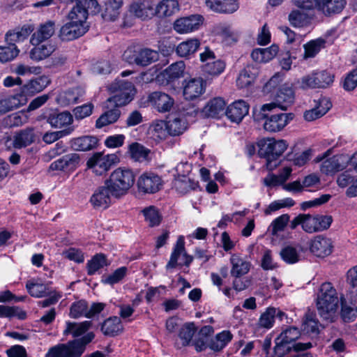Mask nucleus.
<instances>
[{
  "instance_id": "nucleus-1",
  "label": "nucleus",
  "mask_w": 357,
  "mask_h": 357,
  "mask_svg": "<svg viewBox=\"0 0 357 357\" xmlns=\"http://www.w3.org/2000/svg\"><path fill=\"white\" fill-rule=\"evenodd\" d=\"M339 299L336 289L331 282L323 283L317 298V307L319 316L328 322H333L338 307Z\"/></svg>"
},
{
  "instance_id": "nucleus-2",
  "label": "nucleus",
  "mask_w": 357,
  "mask_h": 357,
  "mask_svg": "<svg viewBox=\"0 0 357 357\" xmlns=\"http://www.w3.org/2000/svg\"><path fill=\"white\" fill-rule=\"evenodd\" d=\"M135 181V175L132 169L118 167L105 180V184H109L114 194L121 198L128 193Z\"/></svg>"
},
{
  "instance_id": "nucleus-3",
  "label": "nucleus",
  "mask_w": 357,
  "mask_h": 357,
  "mask_svg": "<svg viewBox=\"0 0 357 357\" xmlns=\"http://www.w3.org/2000/svg\"><path fill=\"white\" fill-rule=\"evenodd\" d=\"M94 338L93 333H88L82 337L69 342L67 344H60L51 348L47 357H80L85 350L86 345Z\"/></svg>"
},
{
  "instance_id": "nucleus-4",
  "label": "nucleus",
  "mask_w": 357,
  "mask_h": 357,
  "mask_svg": "<svg viewBox=\"0 0 357 357\" xmlns=\"http://www.w3.org/2000/svg\"><path fill=\"white\" fill-rule=\"evenodd\" d=\"M259 146V156L266 160L267 169L273 170L278 165V160L287 149V144L285 140L272 138L261 141Z\"/></svg>"
},
{
  "instance_id": "nucleus-5",
  "label": "nucleus",
  "mask_w": 357,
  "mask_h": 357,
  "mask_svg": "<svg viewBox=\"0 0 357 357\" xmlns=\"http://www.w3.org/2000/svg\"><path fill=\"white\" fill-rule=\"evenodd\" d=\"M109 90L114 93L108 99L116 108L128 104L133 98L134 85L131 82L119 80L110 85Z\"/></svg>"
},
{
  "instance_id": "nucleus-6",
  "label": "nucleus",
  "mask_w": 357,
  "mask_h": 357,
  "mask_svg": "<svg viewBox=\"0 0 357 357\" xmlns=\"http://www.w3.org/2000/svg\"><path fill=\"white\" fill-rule=\"evenodd\" d=\"M262 117L265 119L264 128L269 132H279L282 130L291 121L293 120V113H283L266 111L261 109Z\"/></svg>"
},
{
  "instance_id": "nucleus-7",
  "label": "nucleus",
  "mask_w": 357,
  "mask_h": 357,
  "mask_svg": "<svg viewBox=\"0 0 357 357\" xmlns=\"http://www.w3.org/2000/svg\"><path fill=\"white\" fill-rule=\"evenodd\" d=\"M199 59L202 63V70L206 74L218 76L225 69V61L216 59L214 52L208 47H205L204 50L199 54Z\"/></svg>"
},
{
  "instance_id": "nucleus-8",
  "label": "nucleus",
  "mask_w": 357,
  "mask_h": 357,
  "mask_svg": "<svg viewBox=\"0 0 357 357\" xmlns=\"http://www.w3.org/2000/svg\"><path fill=\"white\" fill-rule=\"evenodd\" d=\"M294 99L295 95L293 88L288 84H284L277 92L275 102L264 105L261 107V110L263 112H272L278 107L286 110L294 102Z\"/></svg>"
},
{
  "instance_id": "nucleus-9",
  "label": "nucleus",
  "mask_w": 357,
  "mask_h": 357,
  "mask_svg": "<svg viewBox=\"0 0 357 357\" xmlns=\"http://www.w3.org/2000/svg\"><path fill=\"white\" fill-rule=\"evenodd\" d=\"M76 18H71L68 15L70 22L64 24L59 32V38L62 41H71L78 38L86 32L84 26V21H80L79 17L76 15Z\"/></svg>"
},
{
  "instance_id": "nucleus-10",
  "label": "nucleus",
  "mask_w": 357,
  "mask_h": 357,
  "mask_svg": "<svg viewBox=\"0 0 357 357\" xmlns=\"http://www.w3.org/2000/svg\"><path fill=\"white\" fill-rule=\"evenodd\" d=\"M334 81V75L327 70L312 73L302 78L303 89L326 88Z\"/></svg>"
},
{
  "instance_id": "nucleus-11",
  "label": "nucleus",
  "mask_w": 357,
  "mask_h": 357,
  "mask_svg": "<svg viewBox=\"0 0 357 357\" xmlns=\"http://www.w3.org/2000/svg\"><path fill=\"white\" fill-rule=\"evenodd\" d=\"M119 199V197L114 194L109 184H104L99 186L90 198V202L96 209H106L112 203V198Z\"/></svg>"
},
{
  "instance_id": "nucleus-12",
  "label": "nucleus",
  "mask_w": 357,
  "mask_h": 357,
  "mask_svg": "<svg viewBox=\"0 0 357 357\" xmlns=\"http://www.w3.org/2000/svg\"><path fill=\"white\" fill-rule=\"evenodd\" d=\"M137 186L139 193L155 194L162 188V180L155 173L145 172L138 178Z\"/></svg>"
},
{
  "instance_id": "nucleus-13",
  "label": "nucleus",
  "mask_w": 357,
  "mask_h": 357,
  "mask_svg": "<svg viewBox=\"0 0 357 357\" xmlns=\"http://www.w3.org/2000/svg\"><path fill=\"white\" fill-rule=\"evenodd\" d=\"M100 11V6L97 0H76V5L69 13L71 18L79 17L80 21L86 22L88 15H96Z\"/></svg>"
},
{
  "instance_id": "nucleus-14",
  "label": "nucleus",
  "mask_w": 357,
  "mask_h": 357,
  "mask_svg": "<svg viewBox=\"0 0 357 357\" xmlns=\"http://www.w3.org/2000/svg\"><path fill=\"white\" fill-rule=\"evenodd\" d=\"M116 155H103L101 153H94L86 162L89 169H92L97 175H102L108 171L114 163Z\"/></svg>"
},
{
  "instance_id": "nucleus-15",
  "label": "nucleus",
  "mask_w": 357,
  "mask_h": 357,
  "mask_svg": "<svg viewBox=\"0 0 357 357\" xmlns=\"http://www.w3.org/2000/svg\"><path fill=\"white\" fill-rule=\"evenodd\" d=\"M147 100L160 113L170 112L174 105V98L162 91L151 93L148 96Z\"/></svg>"
},
{
  "instance_id": "nucleus-16",
  "label": "nucleus",
  "mask_w": 357,
  "mask_h": 357,
  "mask_svg": "<svg viewBox=\"0 0 357 357\" xmlns=\"http://www.w3.org/2000/svg\"><path fill=\"white\" fill-rule=\"evenodd\" d=\"M275 345L274 347V357H284L285 355L289 354L292 350L298 352L305 351L312 347L311 342L307 343H294L291 344L289 342H286L283 339L278 337L275 338Z\"/></svg>"
},
{
  "instance_id": "nucleus-17",
  "label": "nucleus",
  "mask_w": 357,
  "mask_h": 357,
  "mask_svg": "<svg viewBox=\"0 0 357 357\" xmlns=\"http://www.w3.org/2000/svg\"><path fill=\"white\" fill-rule=\"evenodd\" d=\"M204 17L200 15H192L176 20L174 29L178 33H187L197 30L202 24Z\"/></svg>"
},
{
  "instance_id": "nucleus-18",
  "label": "nucleus",
  "mask_w": 357,
  "mask_h": 357,
  "mask_svg": "<svg viewBox=\"0 0 357 357\" xmlns=\"http://www.w3.org/2000/svg\"><path fill=\"white\" fill-rule=\"evenodd\" d=\"M80 156L77 153H70L56 160L50 165L51 170L73 172L79 165Z\"/></svg>"
},
{
  "instance_id": "nucleus-19",
  "label": "nucleus",
  "mask_w": 357,
  "mask_h": 357,
  "mask_svg": "<svg viewBox=\"0 0 357 357\" xmlns=\"http://www.w3.org/2000/svg\"><path fill=\"white\" fill-rule=\"evenodd\" d=\"M51 81L47 76H40L35 79L29 80L26 84L21 87L20 93L16 95H22L27 99L28 96H33L34 94L42 91L45 89Z\"/></svg>"
},
{
  "instance_id": "nucleus-20",
  "label": "nucleus",
  "mask_w": 357,
  "mask_h": 357,
  "mask_svg": "<svg viewBox=\"0 0 357 357\" xmlns=\"http://www.w3.org/2000/svg\"><path fill=\"white\" fill-rule=\"evenodd\" d=\"M249 108L250 106L245 101L236 100L227 107L225 114L231 122L239 123L248 114Z\"/></svg>"
},
{
  "instance_id": "nucleus-21",
  "label": "nucleus",
  "mask_w": 357,
  "mask_h": 357,
  "mask_svg": "<svg viewBox=\"0 0 357 357\" xmlns=\"http://www.w3.org/2000/svg\"><path fill=\"white\" fill-rule=\"evenodd\" d=\"M310 250L318 257H326L332 252V241L330 238L323 236H317L311 241Z\"/></svg>"
},
{
  "instance_id": "nucleus-22",
  "label": "nucleus",
  "mask_w": 357,
  "mask_h": 357,
  "mask_svg": "<svg viewBox=\"0 0 357 357\" xmlns=\"http://www.w3.org/2000/svg\"><path fill=\"white\" fill-rule=\"evenodd\" d=\"M27 99L22 95H0V116L25 105Z\"/></svg>"
},
{
  "instance_id": "nucleus-23",
  "label": "nucleus",
  "mask_w": 357,
  "mask_h": 357,
  "mask_svg": "<svg viewBox=\"0 0 357 357\" xmlns=\"http://www.w3.org/2000/svg\"><path fill=\"white\" fill-rule=\"evenodd\" d=\"M204 91V82L202 78L190 79L183 86V96L186 100H192L199 98Z\"/></svg>"
},
{
  "instance_id": "nucleus-24",
  "label": "nucleus",
  "mask_w": 357,
  "mask_h": 357,
  "mask_svg": "<svg viewBox=\"0 0 357 357\" xmlns=\"http://www.w3.org/2000/svg\"><path fill=\"white\" fill-rule=\"evenodd\" d=\"M155 3L149 0L134 2L130 5V12L142 20L151 18L155 15Z\"/></svg>"
},
{
  "instance_id": "nucleus-25",
  "label": "nucleus",
  "mask_w": 357,
  "mask_h": 357,
  "mask_svg": "<svg viewBox=\"0 0 357 357\" xmlns=\"http://www.w3.org/2000/svg\"><path fill=\"white\" fill-rule=\"evenodd\" d=\"M55 31V23L49 20L41 24L36 31L31 36L30 43L31 45H39L50 38Z\"/></svg>"
},
{
  "instance_id": "nucleus-26",
  "label": "nucleus",
  "mask_w": 357,
  "mask_h": 357,
  "mask_svg": "<svg viewBox=\"0 0 357 357\" xmlns=\"http://www.w3.org/2000/svg\"><path fill=\"white\" fill-rule=\"evenodd\" d=\"M298 225H301L303 231L307 233L317 232L314 215L305 213L299 214L290 222L289 227L291 229H295Z\"/></svg>"
},
{
  "instance_id": "nucleus-27",
  "label": "nucleus",
  "mask_w": 357,
  "mask_h": 357,
  "mask_svg": "<svg viewBox=\"0 0 357 357\" xmlns=\"http://www.w3.org/2000/svg\"><path fill=\"white\" fill-rule=\"evenodd\" d=\"M231 265L230 274L232 277L244 276L250 270L251 263L238 254H233L229 259Z\"/></svg>"
},
{
  "instance_id": "nucleus-28",
  "label": "nucleus",
  "mask_w": 357,
  "mask_h": 357,
  "mask_svg": "<svg viewBox=\"0 0 357 357\" xmlns=\"http://www.w3.org/2000/svg\"><path fill=\"white\" fill-rule=\"evenodd\" d=\"M98 143V138L91 135H84L73 138L70 141L71 149L76 151H91L96 148Z\"/></svg>"
},
{
  "instance_id": "nucleus-29",
  "label": "nucleus",
  "mask_w": 357,
  "mask_h": 357,
  "mask_svg": "<svg viewBox=\"0 0 357 357\" xmlns=\"http://www.w3.org/2000/svg\"><path fill=\"white\" fill-rule=\"evenodd\" d=\"M206 4L212 10L224 13H234L239 8L238 0H206Z\"/></svg>"
},
{
  "instance_id": "nucleus-30",
  "label": "nucleus",
  "mask_w": 357,
  "mask_h": 357,
  "mask_svg": "<svg viewBox=\"0 0 357 357\" xmlns=\"http://www.w3.org/2000/svg\"><path fill=\"white\" fill-rule=\"evenodd\" d=\"M196 331L197 328L193 322L184 324L179 329L178 334L181 342H176L174 343L175 348L176 349H181L182 347L189 346Z\"/></svg>"
},
{
  "instance_id": "nucleus-31",
  "label": "nucleus",
  "mask_w": 357,
  "mask_h": 357,
  "mask_svg": "<svg viewBox=\"0 0 357 357\" xmlns=\"http://www.w3.org/2000/svg\"><path fill=\"white\" fill-rule=\"evenodd\" d=\"M346 5V0H317V8L326 15L340 13Z\"/></svg>"
},
{
  "instance_id": "nucleus-32",
  "label": "nucleus",
  "mask_w": 357,
  "mask_h": 357,
  "mask_svg": "<svg viewBox=\"0 0 357 357\" xmlns=\"http://www.w3.org/2000/svg\"><path fill=\"white\" fill-rule=\"evenodd\" d=\"M47 122L52 127L56 128L73 127L71 126L73 122V117L69 112L52 113L47 117Z\"/></svg>"
},
{
  "instance_id": "nucleus-33",
  "label": "nucleus",
  "mask_w": 357,
  "mask_h": 357,
  "mask_svg": "<svg viewBox=\"0 0 357 357\" xmlns=\"http://www.w3.org/2000/svg\"><path fill=\"white\" fill-rule=\"evenodd\" d=\"M259 74V68L254 65H248L240 73L236 84L241 88H245L252 84Z\"/></svg>"
},
{
  "instance_id": "nucleus-34",
  "label": "nucleus",
  "mask_w": 357,
  "mask_h": 357,
  "mask_svg": "<svg viewBox=\"0 0 357 357\" xmlns=\"http://www.w3.org/2000/svg\"><path fill=\"white\" fill-rule=\"evenodd\" d=\"M279 47L272 45L266 48H256L251 53V57L256 63H266L273 59L278 54Z\"/></svg>"
},
{
  "instance_id": "nucleus-35",
  "label": "nucleus",
  "mask_w": 357,
  "mask_h": 357,
  "mask_svg": "<svg viewBox=\"0 0 357 357\" xmlns=\"http://www.w3.org/2000/svg\"><path fill=\"white\" fill-rule=\"evenodd\" d=\"M166 129L168 135L171 136H178L183 134L187 129V121L184 117L173 116L165 121Z\"/></svg>"
},
{
  "instance_id": "nucleus-36",
  "label": "nucleus",
  "mask_w": 357,
  "mask_h": 357,
  "mask_svg": "<svg viewBox=\"0 0 357 357\" xmlns=\"http://www.w3.org/2000/svg\"><path fill=\"white\" fill-rule=\"evenodd\" d=\"M84 93L85 91L82 87L69 89L60 93L59 101L64 106L76 104Z\"/></svg>"
},
{
  "instance_id": "nucleus-37",
  "label": "nucleus",
  "mask_w": 357,
  "mask_h": 357,
  "mask_svg": "<svg viewBox=\"0 0 357 357\" xmlns=\"http://www.w3.org/2000/svg\"><path fill=\"white\" fill-rule=\"evenodd\" d=\"M233 335L229 331H222L218 333L209 341V349L213 351H222L232 340Z\"/></svg>"
},
{
  "instance_id": "nucleus-38",
  "label": "nucleus",
  "mask_w": 357,
  "mask_h": 357,
  "mask_svg": "<svg viewBox=\"0 0 357 357\" xmlns=\"http://www.w3.org/2000/svg\"><path fill=\"white\" fill-rule=\"evenodd\" d=\"M33 45L34 47L30 51V58L36 61L45 59L56 50L55 45L51 43Z\"/></svg>"
},
{
  "instance_id": "nucleus-39",
  "label": "nucleus",
  "mask_w": 357,
  "mask_h": 357,
  "mask_svg": "<svg viewBox=\"0 0 357 357\" xmlns=\"http://www.w3.org/2000/svg\"><path fill=\"white\" fill-rule=\"evenodd\" d=\"M33 30L34 26L33 24H24L21 28L8 31L6 34V40L13 43L23 41L27 38Z\"/></svg>"
},
{
  "instance_id": "nucleus-40",
  "label": "nucleus",
  "mask_w": 357,
  "mask_h": 357,
  "mask_svg": "<svg viewBox=\"0 0 357 357\" xmlns=\"http://www.w3.org/2000/svg\"><path fill=\"white\" fill-rule=\"evenodd\" d=\"M185 68L183 61H177L167 67L161 75L169 83L183 77Z\"/></svg>"
},
{
  "instance_id": "nucleus-41",
  "label": "nucleus",
  "mask_w": 357,
  "mask_h": 357,
  "mask_svg": "<svg viewBox=\"0 0 357 357\" xmlns=\"http://www.w3.org/2000/svg\"><path fill=\"white\" fill-rule=\"evenodd\" d=\"M34 139L33 129L31 128H26L14 136L13 146L16 149L26 147L33 143Z\"/></svg>"
},
{
  "instance_id": "nucleus-42",
  "label": "nucleus",
  "mask_w": 357,
  "mask_h": 357,
  "mask_svg": "<svg viewBox=\"0 0 357 357\" xmlns=\"http://www.w3.org/2000/svg\"><path fill=\"white\" fill-rule=\"evenodd\" d=\"M154 10L155 15L160 17L171 16L178 10V3L176 0H163L155 5Z\"/></svg>"
},
{
  "instance_id": "nucleus-43",
  "label": "nucleus",
  "mask_w": 357,
  "mask_h": 357,
  "mask_svg": "<svg viewBox=\"0 0 357 357\" xmlns=\"http://www.w3.org/2000/svg\"><path fill=\"white\" fill-rule=\"evenodd\" d=\"M123 330V326L119 317H112L107 319L101 326V331L105 335L115 336Z\"/></svg>"
},
{
  "instance_id": "nucleus-44",
  "label": "nucleus",
  "mask_w": 357,
  "mask_h": 357,
  "mask_svg": "<svg viewBox=\"0 0 357 357\" xmlns=\"http://www.w3.org/2000/svg\"><path fill=\"white\" fill-rule=\"evenodd\" d=\"M226 102L222 98L211 100L204 107V112L209 117H217L224 113Z\"/></svg>"
},
{
  "instance_id": "nucleus-45",
  "label": "nucleus",
  "mask_w": 357,
  "mask_h": 357,
  "mask_svg": "<svg viewBox=\"0 0 357 357\" xmlns=\"http://www.w3.org/2000/svg\"><path fill=\"white\" fill-rule=\"evenodd\" d=\"M91 326L90 321H84L81 323H75L67 321L66 323V328L63 331V335H68L71 334L73 337H77L84 334Z\"/></svg>"
},
{
  "instance_id": "nucleus-46",
  "label": "nucleus",
  "mask_w": 357,
  "mask_h": 357,
  "mask_svg": "<svg viewBox=\"0 0 357 357\" xmlns=\"http://www.w3.org/2000/svg\"><path fill=\"white\" fill-rule=\"evenodd\" d=\"M200 45L197 38L189 39L178 45L176 49V54L181 57H189L193 54Z\"/></svg>"
},
{
  "instance_id": "nucleus-47",
  "label": "nucleus",
  "mask_w": 357,
  "mask_h": 357,
  "mask_svg": "<svg viewBox=\"0 0 357 357\" xmlns=\"http://www.w3.org/2000/svg\"><path fill=\"white\" fill-rule=\"evenodd\" d=\"M326 40L319 38L311 40L303 45L304 47V59L314 58L321 49L326 46Z\"/></svg>"
},
{
  "instance_id": "nucleus-48",
  "label": "nucleus",
  "mask_w": 357,
  "mask_h": 357,
  "mask_svg": "<svg viewBox=\"0 0 357 357\" xmlns=\"http://www.w3.org/2000/svg\"><path fill=\"white\" fill-rule=\"evenodd\" d=\"M121 116V111L119 108L109 109L104 112L96 120V126L98 128H102L106 126L114 123L118 121Z\"/></svg>"
},
{
  "instance_id": "nucleus-49",
  "label": "nucleus",
  "mask_w": 357,
  "mask_h": 357,
  "mask_svg": "<svg viewBox=\"0 0 357 357\" xmlns=\"http://www.w3.org/2000/svg\"><path fill=\"white\" fill-rule=\"evenodd\" d=\"M107 265L105 255L102 253L96 254L86 263L87 274L93 275Z\"/></svg>"
},
{
  "instance_id": "nucleus-50",
  "label": "nucleus",
  "mask_w": 357,
  "mask_h": 357,
  "mask_svg": "<svg viewBox=\"0 0 357 357\" xmlns=\"http://www.w3.org/2000/svg\"><path fill=\"white\" fill-rule=\"evenodd\" d=\"M123 5V0H109L105 3V10L102 17L105 20L114 21L119 15V9Z\"/></svg>"
},
{
  "instance_id": "nucleus-51",
  "label": "nucleus",
  "mask_w": 357,
  "mask_h": 357,
  "mask_svg": "<svg viewBox=\"0 0 357 357\" xmlns=\"http://www.w3.org/2000/svg\"><path fill=\"white\" fill-rule=\"evenodd\" d=\"M151 151L138 142H133L128 146V153L132 159L135 161H142L147 159Z\"/></svg>"
},
{
  "instance_id": "nucleus-52",
  "label": "nucleus",
  "mask_w": 357,
  "mask_h": 357,
  "mask_svg": "<svg viewBox=\"0 0 357 357\" xmlns=\"http://www.w3.org/2000/svg\"><path fill=\"white\" fill-rule=\"evenodd\" d=\"M276 316V308L268 307L259 317L257 326L261 328L270 329L275 323Z\"/></svg>"
},
{
  "instance_id": "nucleus-53",
  "label": "nucleus",
  "mask_w": 357,
  "mask_h": 357,
  "mask_svg": "<svg viewBox=\"0 0 357 357\" xmlns=\"http://www.w3.org/2000/svg\"><path fill=\"white\" fill-rule=\"evenodd\" d=\"M158 59V53L150 49L138 50L137 65L146 66Z\"/></svg>"
},
{
  "instance_id": "nucleus-54",
  "label": "nucleus",
  "mask_w": 357,
  "mask_h": 357,
  "mask_svg": "<svg viewBox=\"0 0 357 357\" xmlns=\"http://www.w3.org/2000/svg\"><path fill=\"white\" fill-rule=\"evenodd\" d=\"M184 244L185 242L183 236H180L173 248L169 261L166 266L167 268H174L178 265H183L181 264H178V259L181 255H183V253L185 251Z\"/></svg>"
},
{
  "instance_id": "nucleus-55",
  "label": "nucleus",
  "mask_w": 357,
  "mask_h": 357,
  "mask_svg": "<svg viewBox=\"0 0 357 357\" xmlns=\"http://www.w3.org/2000/svg\"><path fill=\"white\" fill-rule=\"evenodd\" d=\"M343 169L337 155L325 160L321 165V172L326 175L333 174Z\"/></svg>"
},
{
  "instance_id": "nucleus-56",
  "label": "nucleus",
  "mask_w": 357,
  "mask_h": 357,
  "mask_svg": "<svg viewBox=\"0 0 357 357\" xmlns=\"http://www.w3.org/2000/svg\"><path fill=\"white\" fill-rule=\"evenodd\" d=\"M0 317L11 319L17 317L20 320L26 318V313L18 306L0 305Z\"/></svg>"
},
{
  "instance_id": "nucleus-57",
  "label": "nucleus",
  "mask_w": 357,
  "mask_h": 357,
  "mask_svg": "<svg viewBox=\"0 0 357 357\" xmlns=\"http://www.w3.org/2000/svg\"><path fill=\"white\" fill-rule=\"evenodd\" d=\"M128 273V268L121 266L116 269L112 273L103 275L101 279L102 283L105 284L114 285L123 280Z\"/></svg>"
},
{
  "instance_id": "nucleus-58",
  "label": "nucleus",
  "mask_w": 357,
  "mask_h": 357,
  "mask_svg": "<svg viewBox=\"0 0 357 357\" xmlns=\"http://www.w3.org/2000/svg\"><path fill=\"white\" fill-rule=\"evenodd\" d=\"M7 46H0V61L8 62L14 59L19 54L20 50L13 42H7Z\"/></svg>"
},
{
  "instance_id": "nucleus-59",
  "label": "nucleus",
  "mask_w": 357,
  "mask_h": 357,
  "mask_svg": "<svg viewBox=\"0 0 357 357\" xmlns=\"http://www.w3.org/2000/svg\"><path fill=\"white\" fill-rule=\"evenodd\" d=\"M142 213L145 218V220L151 227L158 226L160 224L162 217L158 210L153 206L145 208Z\"/></svg>"
},
{
  "instance_id": "nucleus-60",
  "label": "nucleus",
  "mask_w": 357,
  "mask_h": 357,
  "mask_svg": "<svg viewBox=\"0 0 357 357\" xmlns=\"http://www.w3.org/2000/svg\"><path fill=\"white\" fill-rule=\"evenodd\" d=\"M26 288L29 294L35 298H42L47 295V287L43 283L28 280L26 283Z\"/></svg>"
},
{
  "instance_id": "nucleus-61",
  "label": "nucleus",
  "mask_w": 357,
  "mask_h": 357,
  "mask_svg": "<svg viewBox=\"0 0 357 357\" xmlns=\"http://www.w3.org/2000/svg\"><path fill=\"white\" fill-rule=\"evenodd\" d=\"M87 308L88 303L84 299L73 302L70 307L69 316L73 319L85 317V314L87 313Z\"/></svg>"
},
{
  "instance_id": "nucleus-62",
  "label": "nucleus",
  "mask_w": 357,
  "mask_h": 357,
  "mask_svg": "<svg viewBox=\"0 0 357 357\" xmlns=\"http://www.w3.org/2000/svg\"><path fill=\"white\" fill-rule=\"evenodd\" d=\"M288 20L294 27H303L307 23V15L301 10H293L289 14Z\"/></svg>"
},
{
  "instance_id": "nucleus-63",
  "label": "nucleus",
  "mask_w": 357,
  "mask_h": 357,
  "mask_svg": "<svg viewBox=\"0 0 357 357\" xmlns=\"http://www.w3.org/2000/svg\"><path fill=\"white\" fill-rule=\"evenodd\" d=\"M74 130V127H68L59 131L46 132L43 137V140L47 144H52L62 137L70 135Z\"/></svg>"
},
{
  "instance_id": "nucleus-64",
  "label": "nucleus",
  "mask_w": 357,
  "mask_h": 357,
  "mask_svg": "<svg viewBox=\"0 0 357 357\" xmlns=\"http://www.w3.org/2000/svg\"><path fill=\"white\" fill-rule=\"evenodd\" d=\"M281 258L287 264H292L299 261V254L297 250L292 246H286L280 251Z\"/></svg>"
}]
</instances>
